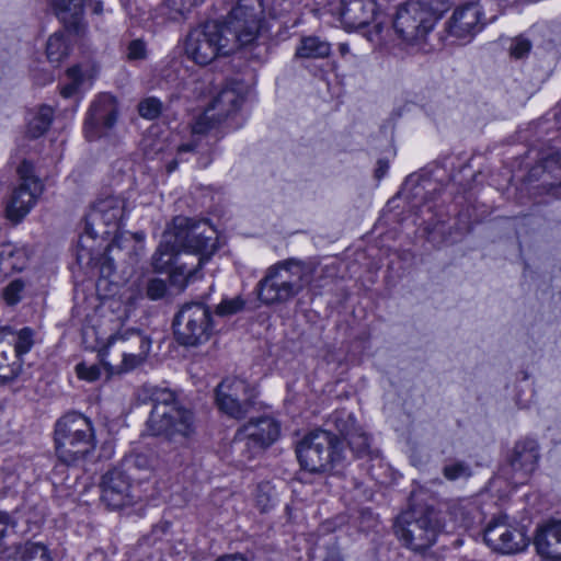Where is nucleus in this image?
Masks as SVG:
<instances>
[{
  "instance_id": "f257e3e1",
  "label": "nucleus",
  "mask_w": 561,
  "mask_h": 561,
  "mask_svg": "<svg viewBox=\"0 0 561 561\" xmlns=\"http://www.w3.org/2000/svg\"><path fill=\"white\" fill-rule=\"evenodd\" d=\"M216 232L208 222L176 217L173 227L162 234V240L151 257L156 272H169L171 283L184 289L199 279L203 265L217 251Z\"/></svg>"
},
{
  "instance_id": "f03ea898",
  "label": "nucleus",
  "mask_w": 561,
  "mask_h": 561,
  "mask_svg": "<svg viewBox=\"0 0 561 561\" xmlns=\"http://www.w3.org/2000/svg\"><path fill=\"white\" fill-rule=\"evenodd\" d=\"M144 392L152 405L146 422L148 434L162 437L173 449L187 447L196 434L194 412L169 388L146 386Z\"/></svg>"
},
{
  "instance_id": "7ed1b4c3",
  "label": "nucleus",
  "mask_w": 561,
  "mask_h": 561,
  "mask_svg": "<svg viewBox=\"0 0 561 561\" xmlns=\"http://www.w3.org/2000/svg\"><path fill=\"white\" fill-rule=\"evenodd\" d=\"M313 280V268L288 259L270 266L256 285L259 300L266 305H283L298 296Z\"/></svg>"
},
{
  "instance_id": "20e7f679",
  "label": "nucleus",
  "mask_w": 561,
  "mask_h": 561,
  "mask_svg": "<svg viewBox=\"0 0 561 561\" xmlns=\"http://www.w3.org/2000/svg\"><path fill=\"white\" fill-rule=\"evenodd\" d=\"M454 3L455 0H409L397 10L394 31L409 45L423 44Z\"/></svg>"
},
{
  "instance_id": "39448f33",
  "label": "nucleus",
  "mask_w": 561,
  "mask_h": 561,
  "mask_svg": "<svg viewBox=\"0 0 561 561\" xmlns=\"http://www.w3.org/2000/svg\"><path fill=\"white\" fill-rule=\"evenodd\" d=\"M262 0H239L224 21L225 32L236 49H250L252 56H265L267 48L260 43L265 27Z\"/></svg>"
},
{
  "instance_id": "423d86ee",
  "label": "nucleus",
  "mask_w": 561,
  "mask_h": 561,
  "mask_svg": "<svg viewBox=\"0 0 561 561\" xmlns=\"http://www.w3.org/2000/svg\"><path fill=\"white\" fill-rule=\"evenodd\" d=\"M440 528L438 513L430 505L412 506L402 512L393 524L394 535L401 545L420 554L436 542Z\"/></svg>"
},
{
  "instance_id": "0eeeda50",
  "label": "nucleus",
  "mask_w": 561,
  "mask_h": 561,
  "mask_svg": "<svg viewBox=\"0 0 561 561\" xmlns=\"http://www.w3.org/2000/svg\"><path fill=\"white\" fill-rule=\"evenodd\" d=\"M55 447L59 460L66 465L84 459L95 448L91 421L81 413L65 414L55 425Z\"/></svg>"
},
{
  "instance_id": "6e6552de",
  "label": "nucleus",
  "mask_w": 561,
  "mask_h": 561,
  "mask_svg": "<svg viewBox=\"0 0 561 561\" xmlns=\"http://www.w3.org/2000/svg\"><path fill=\"white\" fill-rule=\"evenodd\" d=\"M296 454L302 469L322 473L341 463L344 457L343 443L327 430H314L297 444Z\"/></svg>"
},
{
  "instance_id": "1a4fd4ad",
  "label": "nucleus",
  "mask_w": 561,
  "mask_h": 561,
  "mask_svg": "<svg viewBox=\"0 0 561 561\" xmlns=\"http://www.w3.org/2000/svg\"><path fill=\"white\" fill-rule=\"evenodd\" d=\"M231 41L220 21H206L187 34L185 54L195 64L206 66L219 56L233 53L236 48Z\"/></svg>"
},
{
  "instance_id": "9d476101",
  "label": "nucleus",
  "mask_w": 561,
  "mask_h": 561,
  "mask_svg": "<svg viewBox=\"0 0 561 561\" xmlns=\"http://www.w3.org/2000/svg\"><path fill=\"white\" fill-rule=\"evenodd\" d=\"M172 327L179 344L192 347L206 343L217 331L213 311L203 301L184 304L175 313Z\"/></svg>"
},
{
  "instance_id": "9b49d317",
  "label": "nucleus",
  "mask_w": 561,
  "mask_h": 561,
  "mask_svg": "<svg viewBox=\"0 0 561 561\" xmlns=\"http://www.w3.org/2000/svg\"><path fill=\"white\" fill-rule=\"evenodd\" d=\"M124 213L125 199L121 196L108 195L98 198L85 216V232L91 238L111 233H114V237L118 236Z\"/></svg>"
},
{
  "instance_id": "f8f14e48",
  "label": "nucleus",
  "mask_w": 561,
  "mask_h": 561,
  "mask_svg": "<svg viewBox=\"0 0 561 561\" xmlns=\"http://www.w3.org/2000/svg\"><path fill=\"white\" fill-rule=\"evenodd\" d=\"M484 542L503 554L523 551L529 543L523 527L512 524L506 515L493 517L483 531Z\"/></svg>"
},
{
  "instance_id": "ddd939ff",
  "label": "nucleus",
  "mask_w": 561,
  "mask_h": 561,
  "mask_svg": "<svg viewBox=\"0 0 561 561\" xmlns=\"http://www.w3.org/2000/svg\"><path fill=\"white\" fill-rule=\"evenodd\" d=\"M215 402L218 410L229 417L244 419L253 407L250 386L245 380L227 377L215 389Z\"/></svg>"
},
{
  "instance_id": "4468645a",
  "label": "nucleus",
  "mask_w": 561,
  "mask_h": 561,
  "mask_svg": "<svg viewBox=\"0 0 561 561\" xmlns=\"http://www.w3.org/2000/svg\"><path fill=\"white\" fill-rule=\"evenodd\" d=\"M21 183L13 190L7 202V216L12 221H20L34 206L43 191L41 181L31 174L32 164L23 161L18 169Z\"/></svg>"
},
{
  "instance_id": "2eb2a0df",
  "label": "nucleus",
  "mask_w": 561,
  "mask_h": 561,
  "mask_svg": "<svg viewBox=\"0 0 561 561\" xmlns=\"http://www.w3.org/2000/svg\"><path fill=\"white\" fill-rule=\"evenodd\" d=\"M117 115L116 98L108 93L100 94L88 112L84 123L85 137L91 141L107 135L116 124Z\"/></svg>"
},
{
  "instance_id": "dca6fc26",
  "label": "nucleus",
  "mask_w": 561,
  "mask_h": 561,
  "mask_svg": "<svg viewBox=\"0 0 561 561\" xmlns=\"http://www.w3.org/2000/svg\"><path fill=\"white\" fill-rule=\"evenodd\" d=\"M130 477L121 467L106 471L101 479V501L110 510H121L134 503Z\"/></svg>"
},
{
  "instance_id": "f3484780",
  "label": "nucleus",
  "mask_w": 561,
  "mask_h": 561,
  "mask_svg": "<svg viewBox=\"0 0 561 561\" xmlns=\"http://www.w3.org/2000/svg\"><path fill=\"white\" fill-rule=\"evenodd\" d=\"M483 26V10L478 2L456 8L447 22V30L451 36L469 41L481 32Z\"/></svg>"
},
{
  "instance_id": "a211bd4d",
  "label": "nucleus",
  "mask_w": 561,
  "mask_h": 561,
  "mask_svg": "<svg viewBox=\"0 0 561 561\" xmlns=\"http://www.w3.org/2000/svg\"><path fill=\"white\" fill-rule=\"evenodd\" d=\"M540 458L537 440L525 438L515 443L508 457L513 478L524 483L535 472Z\"/></svg>"
},
{
  "instance_id": "6ab92c4d",
  "label": "nucleus",
  "mask_w": 561,
  "mask_h": 561,
  "mask_svg": "<svg viewBox=\"0 0 561 561\" xmlns=\"http://www.w3.org/2000/svg\"><path fill=\"white\" fill-rule=\"evenodd\" d=\"M379 13L376 0H341L340 20L345 30H359L373 23Z\"/></svg>"
},
{
  "instance_id": "aec40b11",
  "label": "nucleus",
  "mask_w": 561,
  "mask_h": 561,
  "mask_svg": "<svg viewBox=\"0 0 561 561\" xmlns=\"http://www.w3.org/2000/svg\"><path fill=\"white\" fill-rule=\"evenodd\" d=\"M133 342L139 344V351L126 352L123 351V360L119 367V371H129L141 365L151 347V340L145 335L140 330L130 328L118 331L110 337V343L114 342Z\"/></svg>"
},
{
  "instance_id": "412c9836",
  "label": "nucleus",
  "mask_w": 561,
  "mask_h": 561,
  "mask_svg": "<svg viewBox=\"0 0 561 561\" xmlns=\"http://www.w3.org/2000/svg\"><path fill=\"white\" fill-rule=\"evenodd\" d=\"M54 14L64 25V27L80 36L84 33L87 24L84 22L85 0H47Z\"/></svg>"
},
{
  "instance_id": "4be33fe9",
  "label": "nucleus",
  "mask_w": 561,
  "mask_h": 561,
  "mask_svg": "<svg viewBox=\"0 0 561 561\" xmlns=\"http://www.w3.org/2000/svg\"><path fill=\"white\" fill-rule=\"evenodd\" d=\"M534 542L540 556L561 560V520H550L540 526Z\"/></svg>"
},
{
  "instance_id": "5701e85b",
  "label": "nucleus",
  "mask_w": 561,
  "mask_h": 561,
  "mask_svg": "<svg viewBox=\"0 0 561 561\" xmlns=\"http://www.w3.org/2000/svg\"><path fill=\"white\" fill-rule=\"evenodd\" d=\"M243 102L244 95L241 91V87L237 83H232L221 89L207 108L211 110L217 121L221 122L236 113Z\"/></svg>"
},
{
  "instance_id": "b1692460",
  "label": "nucleus",
  "mask_w": 561,
  "mask_h": 561,
  "mask_svg": "<svg viewBox=\"0 0 561 561\" xmlns=\"http://www.w3.org/2000/svg\"><path fill=\"white\" fill-rule=\"evenodd\" d=\"M242 428L243 433L252 437L264 450L274 444L280 434L279 423L270 416L251 419Z\"/></svg>"
},
{
  "instance_id": "393cba45",
  "label": "nucleus",
  "mask_w": 561,
  "mask_h": 561,
  "mask_svg": "<svg viewBox=\"0 0 561 561\" xmlns=\"http://www.w3.org/2000/svg\"><path fill=\"white\" fill-rule=\"evenodd\" d=\"M28 254L25 248L11 242L0 244V282L25 268Z\"/></svg>"
},
{
  "instance_id": "a878e982",
  "label": "nucleus",
  "mask_w": 561,
  "mask_h": 561,
  "mask_svg": "<svg viewBox=\"0 0 561 561\" xmlns=\"http://www.w3.org/2000/svg\"><path fill=\"white\" fill-rule=\"evenodd\" d=\"M230 450L234 460L243 465L254 459L264 449L252 437L243 433V428L240 427L231 442Z\"/></svg>"
},
{
  "instance_id": "bb28decb",
  "label": "nucleus",
  "mask_w": 561,
  "mask_h": 561,
  "mask_svg": "<svg viewBox=\"0 0 561 561\" xmlns=\"http://www.w3.org/2000/svg\"><path fill=\"white\" fill-rule=\"evenodd\" d=\"M0 336L14 350V358L16 359H21V356L26 354L34 344L33 331L30 328H23L18 332H13L10 329H2Z\"/></svg>"
},
{
  "instance_id": "cd10ccee",
  "label": "nucleus",
  "mask_w": 561,
  "mask_h": 561,
  "mask_svg": "<svg viewBox=\"0 0 561 561\" xmlns=\"http://www.w3.org/2000/svg\"><path fill=\"white\" fill-rule=\"evenodd\" d=\"M331 53V45L329 42L321 39L318 36H305L300 39L296 48L295 56L298 58H325Z\"/></svg>"
},
{
  "instance_id": "c85d7f7f",
  "label": "nucleus",
  "mask_w": 561,
  "mask_h": 561,
  "mask_svg": "<svg viewBox=\"0 0 561 561\" xmlns=\"http://www.w3.org/2000/svg\"><path fill=\"white\" fill-rule=\"evenodd\" d=\"M158 465L159 460L154 453L150 449H145L125 456L121 468L128 473L133 469L138 471H152Z\"/></svg>"
},
{
  "instance_id": "c756f323",
  "label": "nucleus",
  "mask_w": 561,
  "mask_h": 561,
  "mask_svg": "<svg viewBox=\"0 0 561 561\" xmlns=\"http://www.w3.org/2000/svg\"><path fill=\"white\" fill-rule=\"evenodd\" d=\"M205 0H164L159 10L169 21L186 20L194 8Z\"/></svg>"
},
{
  "instance_id": "7c9ffc66",
  "label": "nucleus",
  "mask_w": 561,
  "mask_h": 561,
  "mask_svg": "<svg viewBox=\"0 0 561 561\" xmlns=\"http://www.w3.org/2000/svg\"><path fill=\"white\" fill-rule=\"evenodd\" d=\"M70 53V44L62 31H57L49 36L46 43V56L54 66H59Z\"/></svg>"
},
{
  "instance_id": "2f4dec72",
  "label": "nucleus",
  "mask_w": 561,
  "mask_h": 561,
  "mask_svg": "<svg viewBox=\"0 0 561 561\" xmlns=\"http://www.w3.org/2000/svg\"><path fill=\"white\" fill-rule=\"evenodd\" d=\"M53 108L50 106L43 105L38 112L28 122L27 134L32 138H38L43 136L50 127L53 122Z\"/></svg>"
},
{
  "instance_id": "473e14b6",
  "label": "nucleus",
  "mask_w": 561,
  "mask_h": 561,
  "mask_svg": "<svg viewBox=\"0 0 561 561\" xmlns=\"http://www.w3.org/2000/svg\"><path fill=\"white\" fill-rule=\"evenodd\" d=\"M334 428L343 436L344 439L350 437L356 431H359L362 427L357 424L355 416L353 413H350L345 410L335 411L329 420Z\"/></svg>"
},
{
  "instance_id": "72a5a7b5",
  "label": "nucleus",
  "mask_w": 561,
  "mask_h": 561,
  "mask_svg": "<svg viewBox=\"0 0 561 561\" xmlns=\"http://www.w3.org/2000/svg\"><path fill=\"white\" fill-rule=\"evenodd\" d=\"M345 440H347L350 449L357 458H374L378 456V451L370 448L369 436L362 427Z\"/></svg>"
},
{
  "instance_id": "f704fd0d",
  "label": "nucleus",
  "mask_w": 561,
  "mask_h": 561,
  "mask_svg": "<svg viewBox=\"0 0 561 561\" xmlns=\"http://www.w3.org/2000/svg\"><path fill=\"white\" fill-rule=\"evenodd\" d=\"M10 560L20 561H50L47 548L39 542H25Z\"/></svg>"
},
{
  "instance_id": "c9c22d12",
  "label": "nucleus",
  "mask_w": 561,
  "mask_h": 561,
  "mask_svg": "<svg viewBox=\"0 0 561 561\" xmlns=\"http://www.w3.org/2000/svg\"><path fill=\"white\" fill-rule=\"evenodd\" d=\"M442 473L448 481L467 480L472 476V469L471 466L463 460L449 459L445 461Z\"/></svg>"
},
{
  "instance_id": "e433bc0d",
  "label": "nucleus",
  "mask_w": 561,
  "mask_h": 561,
  "mask_svg": "<svg viewBox=\"0 0 561 561\" xmlns=\"http://www.w3.org/2000/svg\"><path fill=\"white\" fill-rule=\"evenodd\" d=\"M122 237L115 236L113 241L108 244L106 253L102 260L100 272L103 276L110 277L115 270V252H122Z\"/></svg>"
},
{
  "instance_id": "4c0bfd02",
  "label": "nucleus",
  "mask_w": 561,
  "mask_h": 561,
  "mask_svg": "<svg viewBox=\"0 0 561 561\" xmlns=\"http://www.w3.org/2000/svg\"><path fill=\"white\" fill-rule=\"evenodd\" d=\"M244 307L245 301L239 296L233 298H225L220 304L216 306L215 314L221 318L230 317L242 311Z\"/></svg>"
},
{
  "instance_id": "58836bf2",
  "label": "nucleus",
  "mask_w": 561,
  "mask_h": 561,
  "mask_svg": "<svg viewBox=\"0 0 561 561\" xmlns=\"http://www.w3.org/2000/svg\"><path fill=\"white\" fill-rule=\"evenodd\" d=\"M162 112V103L154 96L146 98L138 104V113L142 118L156 119Z\"/></svg>"
},
{
  "instance_id": "ea45409f",
  "label": "nucleus",
  "mask_w": 561,
  "mask_h": 561,
  "mask_svg": "<svg viewBox=\"0 0 561 561\" xmlns=\"http://www.w3.org/2000/svg\"><path fill=\"white\" fill-rule=\"evenodd\" d=\"M533 48V44L530 39L525 37L524 35H518L512 38L508 53L510 56L514 59H523L527 57Z\"/></svg>"
},
{
  "instance_id": "a19ab883",
  "label": "nucleus",
  "mask_w": 561,
  "mask_h": 561,
  "mask_svg": "<svg viewBox=\"0 0 561 561\" xmlns=\"http://www.w3.org/2000/svg\"><path fill=\"white\" fill-rule=\"evenodd\" d=\"M217 117L211 110L206 108L203 114H201L194 122L192 126L193 135H203L206 134L209 129H211L217 123Z\"/></svg>"
},
{
  "instance_id": "79ce46f5",
  "label": "nucleus",
  "mask_w": 561,
  "mask_h": 561,
  "mask_svg": "<svg viewBox=\"0 0 561 561\" xmlns=\"http://www.w3.org/2000/svg\"><path fill=\"white\" fill-rule=\"evenodd\" d=\"M168 290L167 284L160 278H150L146 286L147 297L151 300H158L165 296Z\"/></svg>"
},
{
  "instance_id": "37998d69",
  "label": "nucleus",
  "mask_w": 561,
  "mask_h": 561,
  "mask_svg": "<svg viewBox=\"0 0 561 561\" xmlns=\"http://www.w3.org/2000/svg\"><path fill=\"white\" fill-rule=\"evenodd\" d=\"M24 285L21 280L16 279L11 282L3 290V297L8 305H15L21 299V291Z\"/></svg>"
},
{
  "instance_id": "c03bdc74",
  "label": "nucleus",
  "mask_w": 561,
  "mask_h": 561,
  "mask_svg": "<svg viewBox=\"0 0 561 561\" xmlns=\"http://www.w3.org/2000/svg\"><path fill=\"white\" fill-rule=\"evenodd\" d=\"M147 57L146 43L141 39H134L127 47L128 60H144Z\"/></svg>"
},
{
  "instance_id": "a18cd8bd",
  "label": "nucleus",
  "mask_w": 561,
  "mask_h": 561,
  "mask_svg": "<svg viewBox=\"0 0 561 561\" xmlns=\"http://www.w3.org/2000/svg\"><path fill=\"white\" fill-rule=\"evenodd\" d=\"M77 374L81 379L94 381L99 379L101 370L98 366H85L84 364L77 365Z\"/></svg>"
},
{
  "instance_id": "49530a36",
  "label": "nucleus",
  "mask_w": 561,
  "mask_h": 561,
  "mask_svg": "<svg viewBox=\"0 0 561 561\" xmlns=\"http://www.w3.org/2000/svg\"><path fill=\"white\" fill-rule=\"evenodd\" d=\"M119 237H122V243L124 242H131V250H133V253L135 256H137L139 254V252L142 250V245L140 244L141 241L144 240L145 238V234L142 232H136V233H133L130 234V239H127L123 237V233H119L118 234ZM123 248H126V245L122 244Z\"/></svg>"
},
{
  "instance_id": "de8ad7c7",
  "label": "nucleus",
  "mask_w": 561,
  "mask_h": 561,
  "mask_svg": "<svg viewBox=\"0 0 561 561\" xmlns=\"http://www.w3.org/2000/svg\"><path fill=\"white\" fill-rule=\"evenodd\" d=\"M67 77L71 82H76L81 85L83 76L79 66H73L67 70Z\"/></svg>"
},
{
  "instance_id": "09e8293b",
  "label": "nucleus",
  "mask_w": 561,
  "mask_h": 561,
  "mask_svg": "<svg viewBox=\"0 0 561 561\" xmlns=\"http://www.w3.org/2000/svg\"><path fill=\"white\" fill-rule=\"evenodd\" d=\"M80 84L76 82H69L61 87L60 93L64 98L68 99L75 95L79 89Z\"/></svg>"
},
{
  "instance_id": "8fccbe9b",
  "label": "nucleus",
  "mask_w": 561,
  "mask_h": 561,
  "mask_svg": "<svg viewBox=\"0 0 561 561\" xmlns=\"http://www.w3.org/2000/svg\"><path fill=\"white\" fill-rule=\"evenodd\" d=\"M291 8V1L288 0H274L273 1V10L275 13L283 12V11H289Z\"/></svg>"
},
{
  "instance_id": "3c124183",
  "label": "nucleus",
  "mask_w": 561,
  "mask_h": 561,
  "mask_svg": "<svg viewBox=\"0 0 561 561\" xmlns=\"http://www.w3.org/2000/svg\"><path fill=\"white\" fill-rule=\"evenodd\" d=\"M389 164L387 160L380 159L377 162V168L375 170V176L377 179H381L388 171Z\"/></svg>"
},
{
  "instance_id": "603ef678",
  "label": "nucleus",
  "mask_w": 561,
  "mask_h": 561,
  "mask_svg": "<svg viewBox=\"0 0 561 561\" xmlns=\"http://www.w3.org/2000/svg\"><path fill=\"white\" fill-rule=\"evenodd\" d=\"M256 502L259 506H261L262 512L267 511L270 507V499L268 496L262 492V488H260L259 494L256 496Z\"/></svg>"
},
{
  "instance_id": "864d4df0",
  "label": "nucleus",
  "mask_w": 561,
  "mask_h": 561,
  "mask_svg": "<svg viewBox=\"0 0 561 561\" xmlns=\"http://www.w3.org/2000/svg\"><path fill=\"white\" fill-rule=\"evenodd\" d=\"M196 147H197V142L195 140L186 142V144H182L178 149V153L182 154L184 152H192L196 149Z\"/></svg>"
},
{
  "instance_id": "5fc2aeb1",
  "label": "nucleus",
  "mask_w": 561,
  "mask_h": 561,
  "mask_svg": "<svg viewBox=\"0 0 561 561\" xmlns=\"http://www.w3.org/2000/svg\"><path fill=\"white\" fill-rule=\"evenodd\" d=\"M215 561H248L242 554H225L217 558Z\"/></svg>"
},
{
  "instance_id": "6e6d98bb",
  "label": "nucleus",
  "mask_w": 561,
  "mask_h": 561,
  "mask_svg": "<svg viewBox=\"0 0 561 561\" xmlns=\"http://www.w3.org/2000/svg\"><path fill=\"white\" fill-rule=\"evenodd\" d=\"M322 561H344L340 552L335 550L328 551L327 556Z\"/></svg>"
},
{
  "instance_id": "4d7b16f0",
  "label": "nucleus",
  "mask_w": 561,
  "mask_h": 561,
  "mask_svg": "<svg viewBox=\"0 0 561 561\" xmlns=\"http://www.w3.org/2000/svg\"><path fill=\"white\" fill-rule=\"evenodd\" d=\"M126 345L124 346L123 351L126 352H137L139 351V344L133 343V342H124Z\"/></svg>"
},
{
  "instance_id": "13d9d810",
  "label": "nucleus",
  "mask_w": 561,
  "mask_h": 561,
  "mask_svg": "<svg viewBox=\"0 0 561 561\" xmlns=\"http://www.w3.org/2000/svg\"><path fill=\"white\" fill-rule=\"evenodd\" d=\"M103 8H102V3L101 2H96L93 7V12L96 13V14H100L102 12Z\"/></svg>"
},
{
  "instance_id": "bf43d9fd",
  "label": "nucleus",
  "mask_w": 561,
  "mask_h": 561,
  "mask_svg": "<svg viewBox=\"0 0 561 561\" xmlns=\"http://www.w3.org/2000/svg\"><path fill=\"white\" fill-rule=\"evenodd\" d=\"M425 190V187L422 185V184H417L413 191H414V195H420L423 191Z\"/></svg>"
},
{
  "instance_id": "052dcab7",
  "label": "nucleus",
  "mask_w": 561,
  "mask_h": 561,
  "mask_svg": "<svg viewBox=\"0 0 561 561\" xmlns=\"http://www.w3.org/2000/svg\"><path fill=\"white\" fill-rule=\"evenodd\" d=\"M558 186H561V181L557 184Z\"/></svg>"
}]
</instances>
